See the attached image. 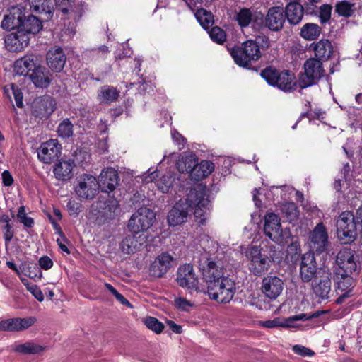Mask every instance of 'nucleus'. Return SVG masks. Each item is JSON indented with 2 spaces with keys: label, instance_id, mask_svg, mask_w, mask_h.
I'll return each mask as SVG.
<instances>
[{
  "label": "nucleus",
  "instance_id": "1",
  "mask_svg": "<svg viewBox=\"0 0 362 362\" xmlns=\"http://www.w3.org/2000/svg\"><path fill=\"white\" fill-rule=\"evenodd\" d=\"M204 187L191 189L187 194L186 202H177L168 212V222L170 226H176L187 221V218L194 209L197 218L204 217L209 211V200L206 197Z\"/></svg>",
  "mask_w": 362,
  "mask_h": 362
},
{
  "label": "nucleus",
  "instance_id": "2",
  "mask_svg": "<svg viewBox=\"0 0 362 362\" xmlns=\"http://www.w3.org/2000/svg\"><path fill=\"white\" fill-rule=\"evenodd\" d=\"M1 26L6 30H20L31 38L42 29V23L25 7L18 5L13 7L10 13L4 16Z\"/></svg>",
  "mask_w": 362,
  "mask_h": 362
},
{
  "label": "nucleus",
  "instance_id": "3",
  "mask_svg": "<svg viewBox=\"0 0 362 362\" xmlns=\"http://www.w3.org/2000/svg\"><path fill=\"white\" fill-rule=\"evenodd\" d=\"M269 47L267 36H258L255 40H249L241 47H234L230 53L235 62L240 66L247 67L251 62L257 61L262 56L260 48L265 49Z\"/></svg>",
  "mask_w": 362,
  "mask_h": 362
},
{
  "label": "nucleus",
  "instance_id": "4",
  "mask_svg": "<svg viewBox=\"0 0 362 362\" xmlns=\"http://www.w3.org/2000/svg\"><path fill=\"white\" fill-rule=\"evenodd\" d=\"M260 75L269 85L284 92L295 88V76L289 70L279 71L273 66H267L261 71Z\"/></svg>",
  "mask_w": 362,
  "mask_h": 362
},
{
  "label": "nucleus",
  "instance_id": "5",
  "mask_svg": "<svg viewBox=\"0 0 362 362\" xmlns=\"http://www.w3.org/2000/svg\"><path fill=\"white\" fill-rule=\"evenodd\" d=\"M245 256L249 261V270L256 276H261L265 274L274 261V255L270 254L269 257L263 251L260 246L254 245L248 248Z\"/></svg>",
  "mask_w": 362,
  "mask_h": 362
},
{
  "label": "nucleus",
  "instance_id": "6",
  "mask_svg": "<svg viewBox=\"0 0 362 362\" xmlns=\"http://www.w3.org/2000/svg\"><path fill=\"white\" fill-rule=\"evenodd\" d=\"M357 223L352 212L343 211L337 218L336 222L337 235L342 244L354 243L357 236Z\"/></svg>",
  "mask_w": 362,
  "mask_h": 362
},
{
  "label": "nucleus",
  "instance_id": "7",
  "mask_svg": "<svg viewBox=\"0 0 362 362\" xmlns=\"http://www.w3.org/2000/svg\"><path fill=\"white\" fill-rule=\"evenodd\" d=\"M325 74L322 62L316 58H310L304 64V72L300 75L298 85L301 88L315 85Z\"/></svg>",
  "mask_w": 362,
  "mask_h": 362
},
{
  "label": "nucleus",
  "instance_id": "8",
  "mask_svg": "<svg viewBox=\"0 0 362 362\" xmlns=\"http://www.w3.org/2000/svg\"><path fill=\"white\" fill-rule=\"evenodd\" d=\"M235 291V282L225 277L207 286L209 297L221 303H229L233 298Z\"/></svg>",
  "mask_w": 362,
  "mask_h": 362
},
{
  "label": "nucleus",
  "instance_id": "9",
  "mask_svg": "<svg viewBox=\"0 0 362 362\" xmlns=\"http://www.w3.org/2000/svg\"><path fill=\"white\" fill-rule=\"evenodd\" d=\"M199 268L202 275V279L210 286L223 278V266L220 260L209 257L208 255L202 256Z\"/></svg>",
  "mask_w": 362,
  "mask_h": 362
},
{
  "label": "nucleus",
  "instance_id": "10",
  "mask_svg": "<svg viewBox=\"0 0 362 362\" xmlns=\"http://www.w3.org/2000/svg\"><path fill=\"white\" fill-rule=\"evenodd\" d=\"M155 213L148 208L141 207L132 215L128 222V229L132 233L139 234L147 230L153 223Z\"/></svg>",
  "mask_w": 362,
  "mask_h": 362
},
{
  "label": "nucleus",
  "instance_id": "11",
  "mask_svg": "<svg viewBox=\"0 0 362 362\" xmlns=\"http://www.w3.org/2000/svg\"><path fill=\"white\" fill-rule=\"evenodd\" d=\"M328 238L325 226L322 223H317L309 235L308 245L310 250L308 252H312L313 255L324 252L329 245Z\"/></svg>",
  "mask_w": 362,
  "mask_h": 362
},
{
  "label": "nucleus",
  "instance_id": "12",
  "mask_svg": "<svg viewBox=\"0 0 362 362\" xmlns=\"http://www.w3.org/2000/svg\"><path fill=\"white\" fill-rule=\"evenodd\" d=\"M310 282L311 290L315 298L322 300L329 298L332 293V274L329 271L320 272Z\"/></svg>",
  "mask_w": 362,
  "mask_h": 362
},
{
  "label": "nucleus",
  "instance_id": "13",
  "mask_svg": "<svg viewBox=\"0 0 362 362\" xmlns=\"http://www.w3.org/2000/svg\"><path fill=\"white\" fill-rule=\"evenodd\" d=\"M325 270L317 268L315 255L312 252H306L301 257L300 263L299 276L303 282L309 283L320 272Z\"/></svg>",
  "mask_w": 362,
  "mask_h": 362
},
{
  "label": "nucleus",
  "instance_id": "14",
  "mask_svg": "<svg viewBox=\"0 0 362 362\" xmlns=\"http://www.w3.org/2000/svg\"><path fill=\"white\" fill-rule=\"evenodd\" d=\"M320 315L319 312L313 314L301 313L287 318L276 317L273 320H269L260 322V324L267 328H274L278 327H298V321H305L317 317Z\"/></svg>",
  "mask_w": 362,
  "mask_h": 362
},
{
  "label": "nucleus",
  "instance_id": "15",
  "mask_svg": "<svg viewBox=\"0 0 362 362\" xmlns=\"http://www.w3.org/2000/svg\"><path fill=\"white\" fill-rule=\"evenodd\" d=\"M284 287V281L280 277L269 274L262 278L260 288L266 298L273 300L281 294Z\"/></svg>",
  "mask_w": 362,
  "mask_h": 362
},
{
  "label": "nucleus",
  "instance_id": "16",
  "mask_svg": "<svg viewBox=\"0 0 362 362\" xmlns=\"http://www.w3.org/2000/svg\"><path fill=\"white\" fill-rule=\"evenodd\" d=\"M336 262L341 272L354 274L357 271L358 259L356 252L350 248L341 249L337 255Z\"/></svg>",
  "mask_w": 362,
  "mask_h": 362
},
{
  "label": "nucleus",
  "instance_id": "17",
  "mask_svg": "<svg viewBox=\"0 0 362 362\" xmlns=\"http://www.w3.org/2000/svg\"><path fill=\"white\" fill-rule=\"evenodd\" d=\"M99 185L94 176L84 175L75 187L76 194L83 199H93L98 193Z\"/></svg>",
  "mask_w": 362,
  "mask_h": 362
},
{
  "label": "nucleus",
  "instance_id": "18",
  "mask_svg": "<svg viewBox=\"0 0 362 362\" xmlns=\"http://www.w3.org/2000/svg\"><path fill=\"white\" fill-rule=\"evenodd\" d=\"M282 6L270 7L264 17V27L274 32L281 30L286 20Z\"/></svg>",
  "mask_w": 362,
  "mask_h": 362
},
{
  "label": "nucleus",
  "instance_id": "19",
  "mask_svg": "<svg viewBox=\"0 0 362 362\" xmlns=\"http://www.w3.org/2000/svg\"><path fill=\"white\" fill-rule=\"evenodd\" d=\"M32 115L40 119H47L56 109L55 100L49 96L35 98L31 105Z\"/></svg>",
  "mask_w": 362,
  "mask_h": 362
},
{
  "label": "nucleus",
  "instance_id": "20",
  "mask_svg": "<svg viewBox=\"0 0 362 362\" xmlns=\"http://www.w3.org/2000/svg\"><path fill=\"white\" fill-rule=\"evenodd\" d=\"M264 232L268 238L276 243H281L283 241L280 218L274 213H268L265 215Z\"/></svg>",
  "mask_w": 362,
  "mask_h": 362
},
{
  "label": "nucleus",
  "instance_id": "21",
  "mask_svg": "<svg viewBox=\"0 0 362 362\" xmlns=\"http://www.w3.org/2000/svg\"><path fill=\"white\" fill-rule=\"evenodd\" d=\"M176 281L182 288L198 289V279L194 272L193 266L190 264H185L178 268Z\"/></svg>",
  "mask_w": 362,
  "mask_h": 362
},
{
  "label": "nucleus",
  "instance_id": "22",
  "mask_svg": "<svg viewBox=\"0 0 362 362\" xmlns=\"http://www.w3.org/2000/svg\"><path fill=\"white\" fill-rule=\"evenodd\" d=\"M60 151L61 146L57 141L51 139L41 144L37 149V156L42 162L49 164L59 158Z\"/></svg>",
  "mask_w": 362,
  "mask_h": 362
},
{
  "label": "nucleus",
  "instance_id": "23",
  "mask_svg": "<svg viewBox=\"0 0 362 362\" xmlns=\"http://www.w3.org/2000/svg\"><path fill=\"white\" fill-rule=\"evenodd\" d=\"M353 274H346L338 272L335 277L336 291L339 296L336 300V303L341 304L344 300L351 296V289L350 288L353 284Z\"/></svg>",
  "mask_w": 362,
  "mask_h": 362
},
{
  "label": "nucleus",
  "instance_id": "24",
  "mask_svg": "<svg viewBox=\"0 0 362 362\" xmlns=\"http://www.w3.org/2000/svg\"><path fill=\"white\" fill-rule=\"evenodd\" d=\"M173 258L167 252H163L150 266L149 273L151 276L160 278L173 266Z\"/></svg>",
  "mask_w": 362,
  "mask_h": 362
},
{
  "label": "nucleus",
  "instance_id": "25",
  "mask_svg": "<svg viewBox=\"0 0 362 362\" xmlns=\"http://www.w3.org/2000/svg\"><path fill=\"white\" fill-rule=\"evenodd\" d=\"M30 40V38L28 35L16 30V32H13L6 37L5 46L10 52H21L29 45Z\"/></svg>",
  "mask_w": 362,
  "mask_h": 362
},
{
  "label": "nucleus",
  "instance_id": "26",
  "mask_svg": "<svg viewBox=\"0 0 362 362\" xmlns=\"http://www.w3.org/2000/svg\"><path fill=\"white\" fill-rule=\"evenodd\" d=\"M118 181L117 172L112 168H108L101 172L98 183L101 191L110 192L115 189Z\"/></svg>",
  "mask_w": 362,
  "mask_h": 362
},
{
  "label": "nucleus",
  "instance_id": "27",
  "mask_svg": "<svg viewBox=\"0 0 362 362\" xmlns=\"http://www.w3.org/2000/svg\"><path fill=\"white\" fill-rule=\"evenodd\" d=\"M66 62V56L60 47L51 48L47 53V63L52 71L60 72Z\"/></svg>",
  "mask_w": 362,
  "mask_h": 362
},
{
  "label": "nucleus",
  "instance_id": "28",
  "mask_svg": "<svg viewBox=\"0 0 362 362\" xmlns=\"http://www.w3.org/2000/svg\"><path fill=\"white\" fill-rule=\"evenodd\" d=\"M146 243V236L133 233L126 236L120 243V248L125 254H132L139 250Z\"/></svg>",
  "mask_w": 362,
  "mask_h": 362
},
{
  "label": "nucleus",
  "instance_id": "29",
  "mask_svg": "<svg viewBox=\"0 0 362 362\" xmlns=\"http://www.w3.org/2000/svg\"><path fill=\"white\" fill-rule=\"evenodd\" d=\"M38 65L37 57L35 55H26L17 59L14 64V71L20 76L28 75Z\"/></svg>",
  "mask_w": 362,
  "mask_h": 362
},
{
  "label": "nucleus",
  "instance_id": "30",
  "mask_svg": "<svg viewBox=\"0 0 362 362\" xmlns=\"http://www.w3.org/2000/svg\"><path fill=\"white\" fill-rule=\"evenodd\" d=\"M315 52L316 59L320 61H327L333 54L334 49L332 42L327 39H322L310 45Z\"/></svg>",
  "mask_w": 362,
  "mask_h": 362
},
{
  "label": "nucleus",
  "instance_id": "31",
  "mask_svg": "<svg viewBox=\"0 0 362 362\" xmlns=\"http://www.w3.org/2000/svg\"><path fill=\"white\" fill-rule=\"evenodd\" d=\"M284 8L290 25H297L302 21L304 16V7L300 4L287 3Z\"/></svg>",
  "mask_w": 362,
  "mask_h": 362
},
{
  "label": "nucleus",
  "instance_id": "32",
  "mask_svg": "<svg viewBox=\"0 0 362 362\" xmlns=\"http://www.w3.org/2000/svg\"><path fill=\"white\" fill-rule=\"evenodd\" d=\"M74 163L71 160H60L55 164L53 173L58 180L67 181L73 177V168Z\"/></svg>",
  "mask_w": 362,
  "mask_h": 362
},
{
  "label": "nucleus",
  "instance_id": "33",
  "mask_svg": "<svg viewBox=\"0 0 362 362\" xmlns=\"http://www.w3.org/2000/svg\"><path fill=\"white\" fill-rule=\"evenodd\" d=\"M51 74L45 67L38 64L35 69L29 74V77L37 87H47L50 82Z\"/></svg>",
  "mask_w": 362,
  "mask_h": 362
},
{
  "label": "nucleus",
  "instance_id": "34",
  "mask_svg": "<svg viewBox=\"0 0 362 362\" xmlns=\"http://www.w3.org/2000/svg\"><path fill=\"white\" fill-rule=\"evenodd\" d=\"M30 8L37 13L45 15V21L52 18L54 11L51 0H33Z\"/></svg>",
  "mask_w": 362,
  "mask_h": 362
},
{
  "label": "nucleus",
  "instance_id": "35",
  "mask_svg": "<svg viewBox=\"0 0 362 362\" xmlns=\"http://www.w3.org/2000/svg\"><path fill=\"white\" fill-rule=\"evenodd\" d=\"M9 332H19L24 330L35 322L36 319L33 317H28L25 318L15 317L6 319Z\"/></svg>",
  "mask_w": 362,
  "mask_h": 362
},
{
  "label": "nucleus",
  "instance_id": "36",
  "mask_svg": "<svg viewBox=\"0 0 362 362\" xmlns=\"http://www.w3.org/2000/svg\"><path fill=\"white\" fill-rule=\"evenodd\" d=\"M214 169V165L209 160H202L199 163H197L194 168L192 178L195 180H200L212 173Z\"/></svg>",
  "mask_w": 362,
  "mask_h": 362
},
{
  "label": "nucleus",
  "instance_id": "37",
  "mask_svg": "<svg viewBox=\"0 0 362 362\" xmlns=\"http://www.w3.org/2000/svg\"><path fill=\"white\" fill-rule=\"evenodd\" d=\"M321 30V28L317 24L307 23L300 28L299 35L306 40H314L320 36Z\"/></svg>",
  "mask_w": 362,
  "mask_h": 362
},
{
  "label": "nucleus",
  "instance_id": "38",
  "mask_svg": "<svg viewBox=\"0 0 362 362\" xmlns=\"http://www.w3.org/2000/svg\"><path fill=\"white\" fill-rule=\"evenodd\" d=\"M197 159L196 158L194 155H189L186 156H182L180 159L177 162V168L179 172L184 173H189L190 176L194 171V168L197 163Z\"/></svg>",
  "mask_w": 362,
  "mask_h": 362
},
{
  "label": "nucleus",
  "instance_id": "39",
  "mask_svg": "<svg viewBox=\"0 0 362 362\" xmlns=\"http://www.w3.org/2000/svg\"><path fill=\"white\" fill-rule=\"evenodd\" d=\"M119 96V91L112 86H103L98 95L99 101L102 103L110 104L116 101Z\"/></svg>",
  "mask_w": 362,
  "mask_h": 362
},
{
  "label": "nucleus",
  "instance_id": "40",
  "mask_svg": "<svg viewBox=\"0 0 362 362\" xmlns=\"http://www.w3.org/2000/svg\"><path fill=\"white\" fill-rule=\"evenodd\" d=\"M334 7L336 13L344 18L354 16L356 11L355 4L345 0L337 2Z\"/></svg>",
  "mask_w": 362,
  "mask_h": 362
},
{
  "label": "nucleus",
  "instance_id": "41",
  "mask_svg": "<svg viewBox=\"0 0 362 362\" xmlns=\"http://www.w3.org/2000/svg\"><path fill=\"white\" fill-rule=\"evenodd\" d=\"M19 269L21 272L33 279H40L42 273L36 264L24 262L21 264Z\"/></svg>",
  "mask_w": 362,
  "mask_h": 362
},
{
  "label": "nucleus",
  "instance_id": "42",
  "mask_svg": "<svg viewBox=\"0 0 362 362\" xmlns=\"http://www.w3.org/2000/svg\"><path fill=\"white\" fill-rule=\"evenodd\" d=\"M252 13L250 8H242L236 13L235 20L241 28H246L252 21Z\"/></svg>",
  "mask_w": 362,
  "mask_h": 362
},
{
  "label": "nucleus",
  "instance_id": "43",
  "mask_svg": "<svg viewBox=\"0 0 362 362\" xmlns=\"http://www.w3.org/2000/svg\"><path fill=\"white\" fill-rule=\"evenodd\" d=\"M195 16L204 29L209 28L214 24L213 14L204 8L198 9L195 13Z\"/></svg>",
  "mask_w": 362,
  "mask_h": 362
},
{
  "label": "nucleus",
  "instance_id": "44",
  "mask_svg": "<svg viewBox=\"0 0 362 362\" xmlns=\"http://www.w3.org/2000/svg\"><path fill=\"white\" fill-rule=\"evenodd\" d=\"M44 349L45 348L43 346L30 341H27L24 344L18 345L15 349L16 351L25 354H38L42 352Z\"/></svg>",
  "mask_w": 362,
  "mask_h": 362
},
{
  "label": "nucleus",
  "instance_id": "45",
  "mask_svg": "<svg viewBox=\"0 0 362 362\" xmlns=\"http://www.w3.org/2000/svg\"><path fill=\"white\" fill-rule=\"evenodd\" d=\"M281 211L289 222L296 221L299 215L296 205L293 202H288L281 207Z\"/></svg>",
  "mask_w": 362,
  "mask_h": 362
},
{
  "label": "nucleus",
  "instance_id": "46",
  "mask_svg": "<svg viewBox=\"0 0 362 362\" xmlns=\"http://www.w3.org/2000/svg\"><path fill=\"white\" fill-rule=\"evenodd\" d=\"M74 125L69 119H64L58 126L57 133L62 138H69L73 135Z\"/></svg>",
  "mask_w": 362,
  "mask_h": 362
},
{
  "label": "nucleus",
  "instance_id": "47",
  "mask_svg": "<svg viewBox=\"0 0 362 362\" xmlns=\"http://www.w3.org/2000/svg\"><path fill=\"white\" fill-rule=\"evenodd\" d=\"M109 52L108 47L105 45H102L99 47L87 50V55L93 59L98 60L105 59Z\"/></svg>",
  "mask_w": 362,
  "mask_h": 362
},
{
  "label": "nucleus",
  "instance_id": "48",
  "mask_svg": "<svg viewBox=\"0 0 362 362\" xmlns=\"http://www.w3.org/2000/svg\"><path fill=\"white\" fill-rule=\"evenodd\" d=\"M211 39L218 44H223L226 39V35L223 29L216 26L211 28L209 32Z\"/></svg>",
  "mask_w": 362,
  "mask_h": 362
},
{
  "label": "nucleus",
  "instance_id": "49",
  "mask_svg": "<svg viewBox=\"0 0 362 362\" xmlns=\"http://www.w3.org/2000/svg\"><path fill=\"white\" fill-rule=\"evenodd\" d=\"M118 206V202L115 199H108L105 202L100 201L97 202V207L107 210L110 214L115 213Z\"/></svg>",
  "mask_w": 362,
  "mask_h": 362
},
{
  "label": "nucleus",
  "instance_id": "50",
  "mask_svg": "<svg viewBox=\"0 0 362 362\" xmlns=\"http://www.w3.org/2000/svg\"><path fill=\"white\" fill-rule=\"evenodd\" d=\"M17 218L25 227L31 228L34 225L33 218L27 216L25 206H23L19 207L17 214Z\"/></svg>",
  "mask_w": 362,
  "mask_h": 362
},
{
  "label": "nucleus",
  "instance_id": "51",
  "mask_svg": "<svg viewBox=\"0 0 362 362\" xmlns=\"http://www.w3.org/2000/svg\"><path fill=\"white\" fill-rule=\"evenodd\" d=\"M145 325L148 329L154 331L156 333H160L164 328L163 323L153 317H148L145 320Z\"/></svg>",
  "mask_w": 362,
  "mask_h": 362
},
{
  "label": "nucleus",
  "instance_id": "52",
  "mask_svg": "<svg viewBox=\"0 0 362 362\" xmlns=\"http://www.w3.org/2000/svg\"><path fill=\"white\" fill-rule=\"evenodd\" d=\"M56 6L64 13L66 14L73 11V6L75 0H54Z\"/></svg>",
  "mask_w": 362,
  "mask_h": 362
},
{
  "label": "nucleus",
  "instance_id": "53",
  "mask_svg": "<svg viewBox=\"0 0 362 362\" xmlns=\"http://www.w3.org/2000/svg\"><path fill=\"white\" fill-rule=\"evenodd\" d=\"M292 350L295 354L303 357H312L315 354L313 350L299 344L294 345Z\"/></svg>",
  "mask_w": 362,
  "mask_h": 362
},
{
  "label": "nucleus",
  "instance_id": "54",
  "mask_svg": "<svg viewBox=\"0 0 362 362\" xmlns=\"http://www.w3.org/2000/svg\"><path fill=\"white\" fill-rule=\"evenodd\" d=\"M332 6L328 4H323L320 7L319 18L321 23L327 22L331 17Z\"/></svg>",
  "mask_w": 362,
  "mask_h": 362
},
{
  "label": "nucleus",
  "instance_id": "55",
  "mask_svg": "<svg viewBox=\"0 0 362 362\" xmlns=\"http://www.w3.org/2000/svg\"><path fill=\"white\" fill-rule=\"evenodd\" d=\"M11 89L12 90V94L14 97L16 106L19 108L23 107V93L21 90L20 88L15 84L12 83L11 85Z\"/></svg>",
  "mask_w": 362,
  "mask_h": 362
},
{
  "label": "nucleus",
  "instance_id": "56",
  "mask_svg": "<svg viewBox=\"0 0 362 362\" xmlns=\"http://www.w3.org/2000/svg\"><path fill=\"white\" fill-rule=\"evenodd\" d=\"M175 305L182 310L188 311L193 304L185 298L178 297L175 298Z\"/></svg>",
  "mask_w": 362,
  "mask_h": 362
},
{
  "label": "nucleus",
  "instance_id": "57",
  "mask_svg": "<svg viewBox=\"0 0 362 362\" xmlns=\"http://www.w3.org/2000/svg\"><path fill=\"white\" fill-rule=\"evenodd\" d=\"M158 177V173L156 170H152L150 168L146 173L142 175L143 182L146 183H150L156 180Z\"/></svg>",
  "mask_w": 362,
  "mask_h": 362
},
{
  "label": "nucleus",
  "instance_id": "58",
  "mask_svg": "<svg viewBox=\"0 0 362 362\" xmlns=\"http://www.w3.org/2000/svg\"><path fill=\"white\" fill-rule=\"evenodd\" d=\"M4 230V238L6 243H9L14 235V230L11 224H6L3 227Z\"/></svg>",
  "mask_w": 362,
  "mask_h": 362
},
{
  "label": "nucleus",
  "instance_id": "59",
  "mask_svg": "<svg viewBox=\"0 0 362 362\" xmlns=\"http://www.w3.org/2000/svg\"><path fill=\"white\" fill-rule=\"evenodd\" d=\"M28 291L35 296V298L40 302L43 301L44 295L42 291L39 288V287L36 285H33L31 286L28 287Z\"/></svg>",
  "mask_w": 362,
  "mask_h": 362
},
{
  "label": "nucleus",
  "instance_id": "60",
  "mask_svg": "<svg viewBox=\"0 0 362 362\" xmlns=\"http://www.w3.org/2000/svg\"><path fill=\"white\" fill-rule=\"evenodd\" d=\"M39 265L41 269L47 270L53 266V262L48 256H43L39 259Z\"/></svg>",
  "mask_w": 362,
  "mask_h": 362
},
{
  "label": "nucleus",
  "instance_id": "61",
  "mask_svg": "<svg viewBox=\"0 0 362 362\" xmlns=\"http://www.w3.org/2000/svg\"><path fill=\"white\" fill-rule=\"evenodd\" d=\"M252 21L255 25L259 27H264V16L261 12H255L252 13Z\"/></svg>",
  "mask_w": 362,
  "mask_h": 362
},
{
  "label": "nucleus",
  "instance_id": "62",
  "mask_svg": "<svg viewBox=\"0 0 362 362\" xmlns=\"http://www.w3.org/2000/svg\"><path fill=\"white\" fill-rule=\"evenodd\" d=\"M67 207L69 209V212L71 216H77L78 213L81 211L79 204L76 202H69L67 204Z\"/></svg>",
  "mask_w": 362,
  "mask_h": 362
},
{
  "label": "nucleus",
  "instance_id": "63",
  "mask_svg": "<svg viewBox=\"0 0 362 362\" xmlns=\"http://www.w3.org/2000/svg\"><path fill=\"white\" fill-rule=\"evenodd\" d=\"M2 182L5 186H11L13 182V179L11 174L8 170H4L2 173Z\"/></svg>",
  "mask_w": 362,
  "mask_h": 362
},
{
  "label": "nucleus",
  "instance_id": "64",
  "mask_svg": "<svg viewBox=\"0 0 362 362\" xmlns=\"http://www.w3.org/2000/svg\"><path fill=\"white\" fill-rule=\"evenodd\" d=\"M166 323H167V325L168 326V327L170 328V329H171L175 333H177V334L182 333V327L180 325L175 323L174 321L168 320L166 322Z\"/></svg>",
  "mask_w": 362,
  "mask_h": 362
}]
</instances>
